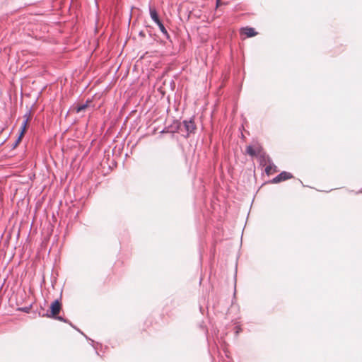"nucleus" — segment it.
Listing matches in <instances>:
<instances>
[{
	"mask_svg": "<svg viewBox=\"0 0 362 362\" xmlns=\"http://www.w3.org/2000/svg\"><path fill=\"white\" fill-rule=\"evenodd\" d=\"M241 34L245 35L247 37H252L257 35V32L254 28L252 27H244L240 29Z\"/></svg>",
	"mask_w": 362,
	"mask_h": 362,
	"instance_id": "obj_6",
	"label": "nucleus"
},
{
	"mask_svg": "<svg viewBox=\"0 0 362 362\" xmlns=\"http://www.w3.org/2000/svg\"><path fill=\"white\" fill-rule=\"evenodd\" d=\"M199 309H200V311L202 313V309H203L202 307H200Z\"/></svg>",
	"mask_w": 362,
	"mask_h": 362,
	"instance_id": "obj_17",
	"label": "nucleus"
},
{
	"mask_svg": "<svg viewBox=\"0 0 362 362\" xmlns=\"http://www.w3.org/2000/svg\"><path fill=\"white\" fill-rule=\"evenodd\" d=\"M31 307H32V305H30L29 306H25V307H21V308H18L17 309V310L21 311V312H23V313H29Z\"/></svg>",
	"mask_w": 362,
	"mask_h": 362,
	"instance_id": "obj_13",
	"label": "nucleus"
},
{
	"mask_svg": "<svg viewBox=\"0 0 362 362\" xmlns=\"http://www.w3.org/2000/svg\"><path fill=\"white\" fill-rule=\"evenodd\" d=\"M66 323L69 324L71 327H73V328L74 327V325L69 320H68V322Z\"/></svg>",
	"mask_w": 362,
	"mask_h": 362,
	"instance_id": "obj_16",
	"label": "nucleus"
},
{
	"mask_svg": "<svg viewBox=\"0 0 362 362\" xmlns=\"http://www.w3.org/2000/svg\"><path fill=\"white\" fill-rule=\"evenodd\" d=\"M28 127V123H26V122H22L20 129H19V132H18V136L23 138V136L27 131Z\"/></svg>",
	"mask_w": 362,
	"mask_h": 362,
	"instance_id": "obj_8",
	"label": "nucleus"
},
{
	"mask_svg": "<svg viewBox=\"0 0 362 362\" xmlns=\"http://www.w3.org/2000/svg\"><path fill=\"white\" fill-rule=\"evenodd\" d=\"M272 170H273V171H274V168H271V171H272Z\"/></svg>",
	"mask_w": 362,
	"mask_h": 362,
	"instance_id": "obj_18",
	"label": "nucleus"
},
{
	"mask_svg": "<svg viewBox=\"0 0 362 362\" xmlns=\"http://www.w3.org/2000/svg\"><path fill=\"white\" fill-rule=\"evenodd\" d=\"M149 14L151 16V18L152 21L158 26L160 32L163 34V35L165 37L167 40H168L170 42H172V40L170 38V36L169 33H168V30H166L164 24L163 23L162 21L160 19L159 15L157 12V11L149 6Z\"/></svg>",
	"mask_w": 362,
	"mask_h": 362,
	"instance_id": "obj_4",
	"label": "nucleus"
},
{
	"mask_svg": "<svg viewBox=\"0 0 362 362\" xmlns=\"http://www.w3.org/2000/svg\"><path fill=\"white\" fill-rule=\"evenodd\" d=\"M90 102H91V100L88 99L85 103L81 104V105H76V106H74L73 107V110L75 111V112H76V113H79L80 112L86 110L88 107V106Z\"/></svg>",
	"mask_w": 362,
	"mask_h": 362,
	"instance_id": "obj_7",
	"label": "nucleus"
},
{
	"mask_svg": "<svg viewBox=\"0 0 362 362\" xmlns=\"http://www.w3.org/2000/svg\"><path fill=\"white\" fill-rule=\"evenodd\" d=\"M22 139H23L22 137L18 136L16 141L11 145V149L16 148L18 146V144L21 143V141H22Z\"/></svg>",
	"mask_w": 362,
	"mask_h": 362,
	"instance_id": "obj_12",
	"label": "nucleus"
},
{
	"mask_svg": "<svg viewBox=\"0 0 362 362\" xmlns=\"http://www.w3.org/2000/svg\"><path fill=\"white\" fill-rule=\"evenodd\" d=\"M293 177V175L286 171H282L279 175H277L275 177H274L272 180H269L268 182L269 183H279L281 182L291 179Z\"/></svg>",
	"mask_w": 362,
	"mask_h": 362,
	"instance_id": "obj_5",
	"label": "nucleus"
},
{
	"mask_svg": "<svg viewBox=\"0 0 362 362\" xmlns=\"http://www.w3.org/2000/svg\"><path fill=\"white\" fill-rule=\"evenodd\" d=\"M172 132L182 133L185 132V134H182L185 137H188L189 135L194 132L196 129V125L193 118H190L189 120L185 119L182 122L180 121H175L173 126H172Z\"/></svg>",
	"mask_w": 362,
	"mask_h": 362,
	"instance_id": "obj_2",
	"label": "nucleus"
},
{
	"mask_svg": "<svg viewBox=\"0 0 362 362\" xmlns=\"http://www.w3.org/2000/svg\"><path fill=\"white\" fill-rule=\"evenodd\" d=\"M139 35L141 36V37H145V33L143 30H141L139 33Z\"/></svg>",
	"mask_w": 362,
	"mask_h": 362,
	"instance_id": "obj_15",
	"label": "nucleus"
},
{
	"mask_svg": "<svg viewBox=\"0 0 362 362\" xmlns=\"http://www.w3.org/2000/svg\"><path fill=\"white\" fill-rule=\"evenodd\" d=\"M62 308V304L60 299H55L49 305V309L45 313L40 312L39 315L40 317H46L57 320L63 322H67L68 319L64 318L62 316L59 315Z\"/></svg>",
	"mask_w": 362,
	"mask_h": 362,
	"instance_id": "obj_1",
	"label": "nucleus"
},
{
	"mask_svg": "<svg viewBox=\"0 0 362 362\" xmlns=\"http://www.w3.org/2000/svg\"><path fill=\"white\" fill-rule=\"evenodd\" d=\"M259 165L261 166H265L268 164L265 168V173L267 175H271V168H274V172L276 173L278 171L277 167L274 164L270 156L266 153L262 149V147L258 148V156H257Z\"/></svg>",
	"mask_w": 362,
	"mask_h": 362,
	"instance_id": "obj_3",
	"label": "nucleus"
},
{
	"mask_svg": "<svg viewBox=\"0 0 362 362\" xmlns=\"http://www.w3.org/2000/svg\"><path fill=\"white\" fill-rule=\"evenodd\" d=\"M246 153L250 156H258V149L255 150L251 145H249L246 148Z\"/></svg>",
	"mask_w": 362,
	"mask_h": 362,
	"instance_id": "obj_9",
	"label": "nucleus"
},
{
	"mask_svg": "<svg viewBox=\"0 0 362 362\" xmlns=\"http://www.w3.org/2000/svg\"><path fill=\"white\" fill-rule=\"evenodd\" d=\"M235 334L237 337L240 334V332H242V328H241L240 325H236L235 327Z\"/></svg>",
	"mask_w": 362,
	"mask_h": 362,
	"instance_id": "obj_14",
	"label": "nucleus"
},
{
	"mask_svg": "<svg viewBox=\"0 0 362 362\" xmlns=\"http://www.w3.org/2000/svg\"><path fill=\"white\" fill-rule=\"evenodd\" d=\"M74 329H75L76 330H77L78 332H80L82 335H83L85 337V338L87 339V340H90L91 341V345L93 346V348L95 349V354L97 355H99V353L97 351V347L95 346L94 344H95V341L93 340H92L91 339H90L88 337H87L83 332H81L78 328H77L75 325H74Z\"/></svg>",
	"mask_w": 362,
	"mask_h": 362,
	"instance_id": "obj_10",
	"label": "nucleus"
},
{
	"mask_svg": "<svg viewBox=\"0 0 362 362\" xmlns=\"http://www.w3.org/2000/svg\"><path fill=\"white\" fill-rule=\"evenodd\" d=\"M31 119V108H30L23 115V121L26 122V123H28L29 121Z\"/></svg>",
	"mask_w": 362,
	"mask_h": 362,
	"instance_id": "obj_11",
	"label": "nucleus"
}]
</instances>
